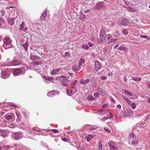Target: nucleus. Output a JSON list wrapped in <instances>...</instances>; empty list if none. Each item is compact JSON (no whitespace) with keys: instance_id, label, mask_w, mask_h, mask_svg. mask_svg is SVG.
Here are the masks:
<instances>
[{"instance_id":"nucleus-1","label":"nucleus","mask_w":150,"mask_h":150,"mask_svg":"<svg viewBox=\"0 0 150 150\" xmlns=\"http://www.w3.org/2000/svg\"><path fill=\"white\" fill-rule=\"evenodd\" d=\"M6 62L0 63V67L1 66H16L20 64L21 61L18 59L14 60L13 61H10L9 59H7Z\"/></svg>"},{"instance_id":"nucleus-2","label":"nucleus","mask_w":150,"mask_h":150,"mask_svg":"<svg viewBox=\"0 0 150 150\" xmlns=\"http://www.w3.org/2000/svg\"><path fill=\"white\" fill-rule=\"evenodd\" d=\"M3 47L5 49L12 48L13 47L12 40L8 37H4L3 40Z\"/></svg>"},{"instance_id":"nucleus-3","label":"nucleus","mask_w":150,"mask_h":150,"mask_svg":"<svg viewBox=\"0 0 150 150\" xmlns=\"http://www.w3.org/2000/svg\"><path fill=\"white\" fill-rule=\"evenodd\" d=\"M25 73V70L22 68L15 69L13 71V74L14 76L24 74Z\"/></svg>"},{"instance_id":"nucleus-4","label":"nucleus","mask_w":150,"mask_h":150,"mask_svg":"<svg viewBox=\"0 0 150 150\" xmlns=\"http://www.w3.org/2000/svg\"><path fill=\"white\" fill-rule=\"evenodd\" d=\"M107 36V38H105L104 42H103V44H105L106 45L112 42L113 40V37L110 34H108Z\"/></svg>"},{"instance_id":"nucleus-5","label":"nucleus","mask_w":150,"mask_h":150,"mask_svg":"<svg viewBox=\"0 0 150 150\" xmlns=\"http://www.w3.org/2000/svg\"><path fill=\"white\" fill-rule=\"evenodd\" d=\"M129 24L128 20L126 18L122 19L118 23V25H122L124 26H126Z\"/></svg>"},{"instance_id":"nucleus-6","label":"nucleus","mask_w":150,"mask_h":150,"mask_svg":"<svg viewBox=\"0 0 150 150\" xmlns=\"http://www.w3.org/2000/svg\"><path fill=\"white\" fill-rule=\"evenodd\" d=\"M61 77L62 78L65 77V78L60 80V82L62 84L67 85H69L71 83L70 81L69 80L67 79L65 76H61Z\"/></svg>"},{"instance_id":"nucleus-7","label":"nucleus","mask_w":150,"mask_h":150,"mask_svg":"<svg viewBox=\"0 0 150 150\" xmlns=\"http://www.w3.org/2000/svg\"><path fill=\"white\" fill-rule=\"evenodd\" d=\"M77 91V89H73L71 87H67L66 88V92L67 94L69 96H71L75 93Z\"/></svg>"},{"instance_id":"nucleus-8","label":"nucleus","mask_w":150,"mask_h":150,"mask_svg":"<svg viewBox=\"0 0 150 150\" xmlns=\"http://www.w3.org/2000/svg\"><path fill=\"white\" fill-rule=\"evenodd\" d=\"M11 137L12 139L18 140L21 139L22 136L17 132H14L11 135Z\"/></svg>"},{"instance_id":"nucleus-9","label":"nucleus","mask_w":150,"mask_h":150,"mask_svg":"<svg viewBox=\"0 0 150 150\" xmlns=\"http://www.w3.org/2000/svg\"><path fill=\"white\" fill-rule=\"evenodd\" d=\"M9 72L8 71V70H7L4 72L2 71L1 77L2 78L6 79L9 77Z\"/></svg>"},{"instance_id":"nucleus-10","label":"nucleus","mask_w":150,"mask_h":150,"mask_svg":"<svg viewBox=\"0 0 150 150\" xmlns=\"http://www.w3.org/2000/svg\"><path fill=\"white\" fill-rule=\"evenodd\" d=\"M102 65L99 62L96 61L95 63V68L96 71L98 72L101 69Z\"/></svg>"},{"instance_id":"nucleus-11","label":"nucleus","mask_w":150,"mask_h":150,"mask_svg":"<svg viewBox=\"0 0 150 150\" xmlns=\"http://www.w3.org/2000/svg\"><path fill=\"white\" fill-rule=\"evenodd\" d=\"M115 143L112 141L109 142L108 143L110 149L112 150H117L118 148L115 146Z\"/></svg>"},{"instance_id":"nucleus-12","label":"nucleus","mask_w":150,"mask_h":150,"mask_svg":"<svg viewBox=\"0 0 150 150\" xmlns=\"http://www.w3.org/2000/svg\"><path fill=\"white\" fill-rule=\"evenodd\" d=\"M104 7V5L102 2H99L96 5L95 8L97 10L103 8Z\"/></svg>"},{"instance_id":"nucleus-13","label":"nucleus","mask_w":150,"mask_h":150,"mask_svg":"<svg viewBox=\"0 0 150 150\" xmlns=\"http://www.w3.org/2000/svg\"><path fill=\"white\" fill-rule=\"evenodd\" d=\"M81 69V67L78 65H74L72 67V70L75 72H77Z\"/></svg>"},{"instance_id":"nucleus-14","label":"nucleus","mask_w":150,"mask_h":150,"mask_svg":"<svg viewBox=\"0 0 150 150\" xmlns=\"http://www.w3.org/2000/svg\"><path fill=\"white\" fill-rule=\"evenodd\" d=\"M8 135V131L4 130L2 131L1 133H0V136H1L3 138L7 137Z\"/></svg>"},{"instance_id":"nucleus-15","label":"nucleus","mask_w":150,"mask_h":150,"mask_svg":"<svg viewBox=\"0 0 150 150\" xmlns=\"http://www.w3.org/2000/svg\"><path fill=\"white\" fill-rule=\"evenodd\" d=\"M57 93L56 91H52L48 92L47 95L49 97H52L54 95H56Z\"/></svg>"},{"instance_id":"nucleus-16","label":"nucleus","mask_w":150,"mask_h":150,"mask_svg":"<svg viewBox=\"0 0 150 150\" xmlns=\"http://www.w3.org/2000/svg\"><path fill=\"white\" fill-rule=\"evenodd\" d=\"M132 139L131 143L132 144L135 146H137L138 144V142L139 140L136 137Z\"/></svg>"},{"instance_id":"nucleus-17","label":"nucleus","mask_w":150,"mask_h":150,"mask_svg":"<svg viewBox=\"0 0 150 150\" xmlns=\"http://www.w3.org/2000/svg\"><path fill=\"white\" fill-rule=\"evenodd\" d=\"M47 11H45L41 15L40 17V19L43 21H45L46 20V16H47Z\"/></svg>"},{"instance_id":"nucleus-18","label":"nucleus","mask_w":150,"mask_h":150,"mask_svg":"<svg viewBox=\"0 0 150 150\" xmlns=\"http://www.w3.org/2000/svg\"><path fill=\"white\" fill-rule=\"evenodd\" d=\"M95 136V135L94 134H88L86 137H85V138L86 139L88 142H89Z\"/></svg>"},{"instance_id":"nucleus-19","label":"nucleus","mask_w":150,"mask_h":150,"mask_svg":"<svg viewBox=\"0 0 150 150\" xmlns=\"http://www.w3.org/2000/svg\"><path fill=\"white\" fill-rule=\"evenodd\" d=\"M90 81L89 79H87L85 80L81 79L79 81V82L82 84H85L89 82Z\"/></svg>"},{"instance_id":"nucleus-20","label":"nucleus","mask_w":150,"mask_h":150,"mask_svg":"<svg viewBox=\"0 0 150 150\" xmlns=\"http://www.w3.org/2000/svg\"><path fill=\"white\" fill-rule=\"evenodd\" d=\"M23 47H24L25 51L27 52L28 49V47L29 45V43L28 41H26L24 44H22Z\"/></svg>"},{"instance_id":"nucleus-21","label":"nucleus","mask_w":150,"mask_h":150,"mask_svg":"<svg viewBox=\"0 0 150 150\" xmlns=\"http://www.w3.org/2000/svg\"><path fill=\"white\" fill-rule=\"evenodd\" d=\"M105 35H99L100 38V40L99 42V43H103V42H104V40L105 38Z\"/></svg>"},{"instance_id":"nucleus-22","label":"nucleus","mask_w":150,"mask_h":150,"mask_svg":"<svg viewBox=\"0 0 150 150\" xmlns=\"http://www.w3.org/2000/svg\"><path fill=\"white\" fill-rule=\"evenodd\" d=\"M9 24L12 25L14 24V18H9L8 19Z\"/></svg>"},{"instance_id":"nucleus-23","label":"nucleus","mask_w":150,"mask_h":150,"mask_svg":"<svg viewBox=\"0 0 150 150\" xmlns=\"http://www.w3.org/2000/svg\"><path fill=\"white\" fill-rule=\"evenodd\" d=\"M136 137L135 134L133 133H130L129 135V138L130 140H132L134 138H136Z\"/></svg>"},{"instance_id":"nucleus-24","label":"nucleus","mask_w":150,"mask_h":150,"mask_svg":"<svg viewBox=\"0 0 150 150\" xmlns=\"http://www.w3.org/2000/svg\"><path fill=\"white\" fill-rule=\"evenodd\" d=\"M117 49L123 51L125 52H127L128 50V48L122 46H120Z\"/></svg>"},{"instance_id":"nucleus-25","label":"nucleus","mask_w":150,"mask_h":150,"mask_svg":"<svg viewBox=\"0 0 150 150\" xmlns=\"http://www.w3.org/2000/svg\"><path fill=\"white\" fill-rule=\"evenodd\" d=\"M97 128V126L96 125L94 126H90L88 128V129L90 131H92L93 130H95Z\"/></svg>"},{"instance_id":"nucleus-26","label":"nucleus","mask_w":150,"mask_h":150,"mask_svg":"<svg viewBox=\"0 0 150 150\" xmlns=\"http://www.w3.org/2000/svg\"><path fill=\"white\" fill-rule=\"evenodd\" d=\"M30 57L31 59L33 60L39 59L40 58V57L38 56L32 54L31 55Z\"/></svg>"},{"instance_id":"nucleus-27","label":"nucleus","mask_w":150,"mask_h":150,"mask_svg":"<svg viewBox=\"0 0 150 150\" xmlns=\"http://www.w3.org/2000/svg\"><path fill=\"white\" fill-rule=\"evenodd\" d=\"M60 70L61 69H56L53 70L51 72V74L52 75H54Z\"/></svg>"},{"instance_id":"nucleus-28","label":"nucleus","mask_w":150,"mask_h":150,"mask_svg":"<svg viewBox=\"0 0 150 150\" xmlns=\"http://www.w3.org/2000/svg\"><path fill=\"white\" fill-rule=\"evenodd\" d=\"M77 82V80H75L73 82H72L71 84V87L73 89H76V87H74V86L76 85V84Z\"/></svg>"},{"instance_id":"nucleus-29","label":"nucleus","mask_w":150,"mask_h":150,"mask_svg":"<svg viewBox=\"0 0 150 150\" xmlns=\"http://www.w3.org/2000/svg\"><path fill=\"white\" fill-rule=\"evenodd\" d=\"M103 144L101 141H100L99 144L97 146V149L98 150H102Z\"/></svg>"},{"instance_id":"nucleus-30","label":"nucleus","mask_w":150,"mask_h":150,"mask_svg":"<svg viewBox=\"0 0 150 150\" xmlns=\"http://www.w3.org/2000/svg\"><path fill=\"white\" fill-rule=\"evenodd\" d=\"M122 98L125 100H126L129 105H130L131 104V101L129 99H128L125 96H122Z\"/></svg>"},{"instance_id":"nucleus-31","label":"nucleus","mask_w":150,"mask_h":150,"mask_svg":"<svg viewBox=\"0 0 150 150\" xmlns=\"http://www.w3.org/2000/svg\"><path fill=\"white\" fill-rule=\"evenodd\" d=\"M79 145H78V144L76 145V146H75L76 147H77L78 148L79 150H84L85 149V148L83 146L81 147L82 144H79Z\"/></svg>"},{"instance_id":"nucleus-32","label":"nucleus","mask_w":150,"mask_h":150,"mask_svg":"<svg viewBox=\"0 0 150 150\" xmlns=\"http://www.w3.org/2000/svg\"><path fill=\"white\" fill-rule=\"evenodd\" d=\"M102 51L104 55H105L106 53L108 52V50L107 47H105L102 49Z\"/></svg>"},{"instance_id":"nucleus-33","label":"nucleus","mask_w":150,"mask_h":150,"mask_svg":"<svg viewBox=\"0 0 150 150\" xmlns=\"http://www.w3.org/2000/svg\"><path fill=\"white\" fill-rule=\"evenodd\" d=\"M82 48L85 50L88 49L89 48V47L88 45L86 44H84L82 45Z\"/></svg>"},{"instance_id":"nucleus-34","label":"nucleus","mask_w":150,"mask_h":150,"mask_svg":"<svg viewBox=\"0 0 150 150\" xmlns=\"http://www.w3.org/2000/svg\"><path fill=\"white\" fill-rule=\"evenodd\" d=\"M85 62V60L84 59L81 58L78 63V64L81 67V65L82 64L84 63Z\"/></svg>"},{"instance_id":"nucleus-35","label":"nucleus","mask_w":150,"mask_h":150,"mask_svg":"<svg viewBox=\"0 0 150 150\" xmlns=\"http://www.w3.org/2000/svg\"><path fill=\"white\" fill-rule=\"evenodd\" d=\"M25 26V25L24 24V22H23L20 25L19 29L21 31L24 30L23 29L24 28V27Z\"/></svg>"},{"instance_id":"nucleus-36","label":"nucleus","mask_w":150,"mask_h":150,"mask_svg":"<svg viewBox=\"0 0 150 150\" xmlns=\"http://www.w3.org/2000/svg\"><path fill=\"white\" fill-rule=\"evenodd\" d=\"M5 119L7 120H9L13 118V116L11 115H8L5 117Z\"/></svg>"},{"instance_id":"nucleus-37","label":"nucleus","mask_w":150,"mask_h":150,"mask_svg":"<svg viewBox=\"0 0 150 150\" xmlns=\"http://www.w3.org/2000/svg\"><path fill=\"white\" fill-rule=\"evenodd\" d=\"M132 79L134 81H139L141 80V79L140 77H133Z\"/></svg>"},{"instance_id":"nucleus-38","label":"nucleus","mask_w":150,"mask_h":150,"mask_svg":"<svg viewBox=\"0 0 150 150\" xmlns=\"http://www.w3.org/2000/svg\"><path fill=\"white\" fill-rule=\"evenodd\" d=\"M33 129L35 131L40 132H41V131H42V129L38 128L33 127Z\"/></svg>"},{"instance_id":"nucleus-39","label":"nucleus","mask_w":150,"mask_h":150,"mask_svg":"<svg viewBox=\"0 0 150 150\" xmlns=\"http://www.w3.org/2000/svg\"><path fill=\"white\" fill-rule=\"evenodd\" d=\"M44 78L45 79L47 80L48 81H52L53 80V78L52 77H47L46 76H45L44 77Z\"/></svg>"},{"instance_id":"nucleus-40","label":"nucleus","mask_w":150,"mask_h":150,"mask_svg":"<svg viewBox=\"0 0 150 150\" xmlns=\"http://www.w3.org/2000/svg\"><path fill=\"white\" fill-rule=\"evenodd\" d=\"M124 93L125 94H126L127 95H128L129 96H132V94L131 92L128 91H127L125 90L124 91Z\"/></svg>"},{"instance_id":"nucleus-41","label":"nucleus","mask_w":150,"mask_h":150,"mask_svg":"<svg viewBox=\"0 0 150 150\" xmlns=\"http://www.w3.org/2000/svg\"><path fill=\"white\" fill-rule=\"evenodd\" d=\"M105 30L103 29H102L100 33H99V35H105Z\"/></svg>"},{"instance_id":"nucleus-42","label":"nucleus","mask_w":150,"mask_h":150,"mask_svg":"<svg viewBox=\"0 0 150 150\" xmlns=\"http://www.w3.org/2000/svg\"><path fill=\"white\" fill-rule=\"evenodd\" d=\"M87 99L88 100H94L95 98L91 96H89L88 97Z\"/></svg>"},{"instance_id":"nucleus-43","label":"nucleus","mask_w":150,"mask_h":150,"mask_svg":"<svg viewBox=\"0 0 150 150\" xmlns=\"http://www.w3.org/2000/svg\"><path fill=\"white\" fill-rule=\"evenodd\" d=\"M40 62L39 61H34L33 62V64L35 65H39L40 64Z\"/></svg>"},{"instance_id":"nucleus-44","label":"nucleus","mask_w":150,"mask_h":150,"mask_svg":"<svg viewBox=\"0 0 150 150\" xmlns=\"http://www.w3.org/2000/svg\"><path fill=\"white\" fill-rule=\"evenodd\" d=\"M123 33L125 35H127L128 33V30L125 29H123Z\"/></svg>"},{"instance_id":"nucleus-45","label":"nucleus","mask_w":150,"mask_h":150,"mask_svg":"<svg viewBox=\"0 0 150 150\" xmlns=\"http://www.w3.org/2000/svg\"><path fill=\"white\" fill-rule=\"evenodd\" d=\"M109 116L107 117L108 119H110L113 117V116L112 114L110 112L109 113Z\"/></svg>"},{"instance_id":"nucleus-46","label":"nucleus","mask_w":150,"mask_h":150,"mask_svg":"<svg viewBox=\"0 0 150 150\" xmlns=\"http://www.w3.org/2000/svg\"><path fill=\"white\" fill-rule=\"evenodd\" d=\"M140 37L141 38H146L147 39H150V38L149 37L147 36H145V35H141L140 36Z\"/></svg>"},{"instance_id":"nucleus-47","label":"nucleus","mask_w":150,"mask_h":150,"mask_svg":"<svg viewBox=\"0 0 150 150\" xmlns=\"http://www.w3.org/2000/svg\"><path fill=\"white\" fill-rule=\"evenodd\" d=\"M107 119H108L107 117H104L101 119L100 120L102 122H104Z\"/></svg>"},{"instance_id":"nucleus-48","label":"nucleus","mask_w":150,"mask_h":150,"mask_svg":"<svg viewBox=\"0 0 150 150\" xmlns=\"http://www.w3.org/2000/svg\"><path fill=\"white\" fill-rule=\"evenodd\" d=\"M131 106L132 108L133 109H135L136 108V105L135 103H132Z\"/></svg>"},{"instance_id":"nucleus-49","label":"nucleus","mask_w":150,"mask_h":150,"mask_svg":"<svg viewBox=\"0 0 150 150\" xmlns=\"http://www.w3.org/2000/svg\"><path fill=\"white\" fill-rule=\"evenodd\" d=\"M16 114L18 117H19L20 116V113L19 112L16 111Z\"/></svg>"},{"instance_id":"nucleus-50","label":"nucleus","mask_w":150,"mask_h":150,"mask_svg":"<svg viewBox=\"0 0 150 150\" xmlns=\"http://www.w3.org/2000/svg\"><path fill=\"white\" fill-rule=\"evenodd\" d=\"M94 96L95 97H98L99 96V94L98 93H95L94 94Z\"/></svg>"},{"instance_id":"nucleus-51","label":"nucleus","mask_w":150,"mask_h":150,"mask_svg":"<svg viewBox=\"0 0 150 150\" xmlns=\"http://www.w3.org/2000/svg\"><path fill=\"white\" fill-rule=\"evenodd\" d=\"M0 13L2 16H4L5 14V11L3 10H0Z\"/></svg>"},{"instance_id":"nucleus-52","label":"nucleus","mask_w":150,"mask_h":150,"mask_svg":"<svg viewBox=\"0 0 150 150\" xmlns=\"http://www.w3.org/2000/svg\"><path fill=\"white\" fill-rule=\"evenodd\" d=\"M0 23H4L5 21L2 18H0Z\"/></svg>"},{"instance_id":"nucleus-53","label":"nucleus","mask_w":150,"mask_h":150,"mask_svg":"<svg viewBox=\"0 0 150 150\" xmlns=\"http://www.w3.org/2000/svg\"><path fill=\"white\" fill-rule=\"evenodd\" d=\"M65 56L67 57L69 56L70 55L69 53L68 52H65Z\"/></svg>"},{"instance_id":"nucleus-54","label":"nucleus","mask_w":150,"mask_h":150,"mask_svg":"<svg viewBox=\"0 0 150 150\" xmlns=\"http://www.w3.org/2000/svg\"><path fill=\"white\" fill-rule=\"evenodd\" d=\"M51 131L55 133H58V130L56 129H52Z\"/></svg>"},{"instance_id":"nucleus-55","label":"nucleus","mask_w":150,"mask_h":150,"mask_svg":"<svg viewBox=\"0 0 150 150\" xmlns=\"http://www.w3.org/2000/svg\"><path fill=\"white\" fill-rule=\"evenodd\" d=\"M108 105V103H106V104H104L103 105H102V108H105L106 107H107Z\"/></svg>"},{"instance_id":"nucleus-56","label":"nucleus","mask_w":150,"mask_h":150,"mask_svg":"<svg viewBox=\"0 0 150 150\" xmlns=\"http://www.w3.org/2000/svg\"><path fill=\"white\" fill-rule=\"evenodd\" d=\"M62 140L64 142H67L69 141V139L67 138H64L62 139Z\"/></svg>"},{"instance_id":"nucleus-57","label":"nucleus","mask_w":150,"mask_h":150,"mask_svg":"<svg viewBox=\"0 0 150 150\" xmlns=\"http://www.w3.org/2000/svg\"><path fill=\"white\" fill-rule=\"evenodd\" d=\"M104 129L105 131L108 132H110V130L108 128H104Z\"/></svg>"},{"instance_id":"nucleus-58","label":"nucleus","mask_w":150,"mask_h":150,"mask_svg":"<svg viewBox=\"0 0 150 150\" xmlns=\"http://www.w3.org/2000/svg\"><path fill=\"white\" fill-rule=\"evenodd\" d=\"M88 44L90 47H92L93 45L92 43L90 42H88Z\"/></svg>"},{"instance_id":"nucleus-59","label":"nucleus","mask_w":150,"mask_h":150,"mask_svg":"<svg viewBox=\"0 0 150 150\" xmlns=\"http://www.w3.org/2000/svg\"><path fill=\"white\" fill-rule=\"evenodd\" d=\"M119 44H116V45H115L114 47V48L116 49L117 48V47H119Z\"/></svg>"},{"instance_id":"nucleus-60","label":"nucleus","mask_w":150,"mask_h":150,"mask_svg":"<svg viewBox=\"0 0 150 150\" xmlns=\"http://www.w3.org/2000/svg\"><path fill=\"white\" fill-rule=\"evenodd\" d=\"M147 85L148 88L150 89V82H149L147 83Z\"/></svg>"},{"instance_id":"nucleus-61","label":"nucleus","mask_w":150,"mask_h":150,"mask_svg":"<svg viewBox=\"0 0 150 150\" xmlns=\"http://www.w3.org/2000/svg\"><path fill=\"white\" fill-rule=\"evenodd\" d=\"M100 78L102 80H105L106 79V77L104 76H101L100 77Z\"/></svg>"},{"instance_id":"nucleus-62","label":"nucleus","mask_w":150,"mask_h":150,"mask_svg":"<svg viewBox=\"0 0 150 150\" xmlns=\"http://www.w3.org/2000/svg\"><path fill=\"white\" fill-rule=\"evenodd\" d=\"M127 9H128V10H129L130 11H133V9L132 8H131V7H128V8Z\"/></svg>"},{"instance_id":"nucleus-63","label":"nucleus","mask_w":150,"mask_h":150,"mask_svg":"<svg viewBox=\"0 0 150 150\" xmlns=\"http://www.w3.org/2000/svg\"><path fill=\"white\" fill-rule=\"evenodd\" d=\"M15 148L13 146H11L10 147L9 150H14Z\"/></svg>"},{"instance_id":"nucleus-64","label":"nucleus","mask_w":150,"mask_h":150,"mask_svg":"<svg viewBox=\"0 0 150 150\" xmlns=\"http://www.w3.org/2000/svg\"><path fill=\"white\" fill-rule=\"evenodd\" d=\"M10 127L11 128H14V125L13 124H12V123L10 124Z\"/></svg>"}]
</instances>
